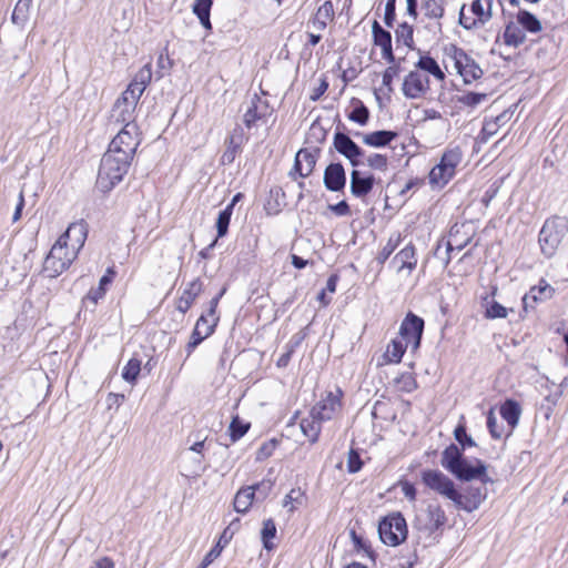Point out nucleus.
<instances>
[{"instance_id": "49530a36", "label": "nucleus", "mask_w": 568, "mask_h": 568, "mask_svg": "<svg viewBox=\"0 0 568 568\" xmlns=\"http://www.w3.org/2000/svg\"><path fill=\"white\" fill-rule=\"evenodd\" d=\"M276 535V526L273 519H267L263 521V528L261 530V537L263 541V546L267 550H272L274 548V544L272 539Z\"/></svg>"}, {"instance_id": "2f4dec72", "label": "nucleus", "mask_w": 568, "mask_h": 568, "mask_svg": "<svg viewBox=\"0 0 568 568\" xmlns=\"http://www.w3.org/2000/svg\"><path fill=\"white\" fill-rule=\"evenodd\" d=\"M465 458L463 457V450L459 449L455 444H450L446 447L442 454V466L453 474Z\"/></svg>"}, {"instance_id": "603ef678", "label": "nucleus", "mask_w": 568, "mask_h": 568, "mask_svg": "<svg viewBox=\"0 0 568 568\" xmlns=\"http://www.w3.org/2000/svg\"><path fill=\"white\" fill-rule=\"evenodd\" d=\"M486 98L487 94L485 93L467 92L463 95H458L457 101L465 106L475 108L485 101Z\"/></svg>"}, {"instance_id": "09e8293b", "label": "nucleus", "mask_w": 568, "mask_h": 568, "mask_svg": "<svg viewBox=\"0 0 568 568\" xmlns=\"http://www.w3.org/2000/svg\"><path fill=\"white\" fill-rule=\"evenodd\" d=\"M413 27L408 24L407 22H403L398 24L397 29L395 30V36L397 42H402L408 48H412L414 44V38H413Z\"/></svg>"}, {"instance_id": "052dcab7", "label": "nucleus", "mask_w": 568, "mask_h": 568, "mask_svg": "<svg viewBox=\"0 0 568 568\" xmlns=\"http://www.w3.org/2000/svg\"><path fill=\"white\" fill-rule=\"evenodd\" d=\"M487 427L493 438L499 439L503 436V432L497 423V417L493 409L488 412L487 415Z\"/></svg>"}, {"instance_id": "c756f323", "label": "nucleus", "mask_w": 568, "mask_h": 568, "mask_svg": "<svg viewBox=\"0 0 568 568\" xmlns=\"http://www.w3.org/2000/svg\"><path fill=\"white\" fill-rule=\"evenodd\" d=\"M408 346L409 344H407L400 337L394 338L387 345L386 351L382 357L383 361L379 363V365L398 364L402 361V357Z\"/></svg>"}, {"instance_id": "bf43d9fd", "label": "nucleus", "mask_w": 568, "mask_h": 568, "mask_svg": "<svg viewBox=\"0 0 568 568\" xmlns=\"http://www.w3.org/2000/svg\"><path fill=\"white\" fill-rule=\"evenodd\" d=\"M399 239H400L399 234H396V235H393L389 237L386 245L379 252L381 262H385L392 255V253L395 251V248L397 247V245L399 243Z\"/></svg>"}, {"instance_id": "c85d7f7f", "label": "nucleus", "mask_w": 568, "mask_h": 568, "mask_svg": "<svg viewBox=\"0 0 568 568\" xmlns=\"http://www.w3.org/2000/svg\"><path fill=\"white\" fill-rule=\"evenodd\" d=\"M486 499L485 489L478 488H469L467 495L460 494V503L462 505H455L457 508L463 509L467 513H471L479 508L481 503Z\"/></svg>"}, {"instance_id": "a18cd8bd", "label": "nucleus", "mask_w": 568, "mask_h": 568, "mask_svg": "<svg viewBox=\"0 0 568 568\" xmlns=\"http://www.w3.org/2000/svg\"><path fill=\"white\" fill-rule=\"evenodd\" d=\"M372 33L374 43L381 49L392 44V36L390 33L383 29L378 21H374L372 24Z\"/></svg>"}, {"instance_id": "7ed1b4c3", "label": "nucleus", "mask_w": 568, "mask_h": 568, "mask_svg": "<svg viewBox=\"0 0 568 568\" xmlns=\"http://www.w3.org/2000/svg\"><path fill=\"white\" fill-rule=\"evenodd\" d=\"M78 257V253L70 248L65 242L57 240L47 255L43 270L49 277L62 274Z\"/></svg>"}, {"instance_id": "1a4fd4ad", "label": "nucleus", "mask_w": 568, "mask_h": 568, "mask_svg": "<svg viewBox=\"0 0 568 568\" xmlns=\"http://www.w3.org/2000/svg\"><path fill=\"white\" fill-rule=\"evenodd\" d=\"M342 397L343 392L339 388L326 390L312 407L311 414L323 423L335 419L342 412Z\"/></svg>"}, {"instance_id": "680f3d73", "label": "nucleus", "mask_w": 568, "mask_h": 568, "mask_svg": "<svg viewBox=\"0 0 568 568\" xmlns=\"http://www.w3.org/2000/svg\"><path fill=\"white\" fill-rule=\"evenodd\" d=\"M363 463L358 453L354 449H351L347 457V470L348 473H357L361 470Z\"/></svg>"}, {"instance_id": "6e6552de", "label": "nucleus", "mask_w": 568, "mask_h": 568, "mask_svg": "<svg viewBox=\"0 0 568 568\" xmlns=\"http://www.w3.org/2000/svg\"><path fill=\"white\" fill-rule=\"evenodd\" d=\"M381 540L387 546H397L407 537L406 520L400 513L385 517L378 525Z\"/></svg>"}, {"instance_id": "473e14b6", "label": "nucleus", "mask_w": 568, "mask_h": 568, "mask_svg": "<svg viewBox=\"0 0 568 568\" xmlns=\"http://www.w3.org/2000/svg\"><path fill=\"white\" fill-rule=\"evenodd\" d=\"M500 415L507 422L510 429H514L518 425L521 407L516 400L507 399L500 406Z\"/></svg>"}, {"instance_id": "20e7f679", "label": "nucleus", "mask_w": 568, "mask_h": 568, "mask_svg": "<svg viewBox=\"0 0 568 568\" xmlns=\"http://www.w3.org/2000/svg\"><path fill=\"white\" fill-rule=\"evenodd\" d=\"M463 158L459 148L446 150L440 161L429 172V183L433 186L443 187L446 185L455 175L456 168L460 163Z\"/></svg>"}, {"instance_id": "e433bc0d", "label": "nucleus", "mask_w": 568, "mask_h": 568, "mask_svg": "<svg viewBox=\"0 0 568 568\" xmlns=\"http://www.w3.org/2000/svg\"><path fill=\"white\" fill-rule=\"evenodd\" d=\"M212 0H195L192 9L194 14L199 18L200 23L206 29L211 30L212 24L210 21V12L212 8Z\"/></svg>"}, {"instance_id": "9b49d317", "label": "nucleus", "mask_w": 568, "mask_h": 568, "mask_svg": "<svg viewBox=\"0 0 568 568\" xmlns=\"http://www.w3.org/2000/svg\"><path fill=\"white\" fill-rule=\"evenodd\" d=\"M452 50L455 68L465 83H471L473 81L481 78L484 72L471 57H469L463 49L453 47Z\"/></svg>"}, {"instance_id": "412c9836", "label": "nucleus", "mask_w": 568, "mask_h": 568, "mask_svg": "<svg viewBox=\"0 0 568 568\" xmlns=\"http://www.w3.org/2000/svg\"><path fill=\"white\" fill-rule=\"evenodd\" d=\"M244 141L245 138L242 128L236 126L225 140V150L221 156V163L224 165L232 164L236 155L241 152Z\"/></svg>"}, {"instance_id": "4d7b16f0", "label": "nucleus", "mask_w": 568, "mask_h": 568, "mask_svg": "<svg viewBox=\"0 0 568 568\" xmlns=\"http://www.w3.org/2000/svg\"><path fill=\"white\" fill-rule=\"evenodd\" d=\"M315 18L327 23L331 22L334 19L333 3L331 1H325L321 7H318Z\"/></svg>"}, {"instance_id": "de8ad7c7", "label": "nucleus", "mask_w": 568, "mask_h": 568, "mask_svg": "<svg viewBox=\"0 0 568 568\" xmlns=\"http://www.w3.org/2000/svg\"><path fill=\"white\" fill-rule=\"evenodd\" d=\"M348 119L359 125H366L369 120V110L362 101L357 100L355 108L348 114Z\"/></svg>"}, {"instance_id": "864d4df0", "label": "nucleus", "mask_w": 568, "mask_h": 568, "mask_svg": "<svg viewBox=\"0 0 568 568\" xmlns=\"http://www.w3.org/2000/svg\"><path fill=\"white\" fill-rule=\"evenodd\" d=\"M366 164L374 170L386 171L388 159L384 154L372 153L366 158Z\"/></svg>"}, {"instance_id": "4468645a", "label": "nucleus", "mask_w": 568, "mask_h": 568, "mask_svg": "<svg viewBox=\"0 0 568 568\" xmlns=\"http://www.w3.org/2000/svg\"><path fill=\"white\" fill-rule=\"evenodd\" d=\"M429 90V79L418 70L410 71L403 81L402 91L408 99H419Z\"/></svg>"}, {"instance_id": "79ce46f5", "label": "nucleus", "mask_w": 568, "mask_h": 568, "mask_svg": "<svg viewBox=\"0 0 568 568\" xmlns=\"http://www.w3.org/2000/svg\"><path fill=\"white\" fill-rule=\"evenodd\" d=\"M554 294V288L546 282L541 281L538 286H534L530 288L529 293L525 296L524 301L527 298H532L535 302L537 301H547L551 298Z\"/></svg>"}, {"instance_id": "4be33fe9", "label": "nucleus", "mask_w": 568, "mask_h": 568, "mask_svg": "<svg viewBox=\"0 0 568 568\" xmlns=\"http://www.w3.org/2000/svg\"><path fill=\"white\" fill-rule=\"evenodd\" d=\"M346 184V174L341 163H331L324 171V185L332 192L342 191Z\"/></svg>"}, {"instance_id": "ea45409f", "label": "nucleus", "mask_w": 568, "mask_h": 568, "mask_svg": "<svg viewBox=\"0 0 568 568\" xmlns=\"http://www.w3.org/2000/svg\"><path fill=\"white\" fill-rule=\"evenodd\" d=\"M491 0H475L471 3V12L477 23L484 24L491 18Z\"/></svg>"}, {"instance_id": "8fccbe9b", "label": "nucleus", "mask_w": 568, "mask_h": 568, "mask_svg": "<svg viewBox=\"0 0 568 568\" xmlns=\"http://www.w3.org/2000/svg\"><path fill=\"white\" fill-rule=\"evenodd\" d=\"M232 213H233L232 205H227L224 210H222L219 213V216L216 220L217 237H223L224 235H226Z\"/></svg>"}, {"instance_id": "5fc2aeb1", "label": "nucleus", "mask_w": 568, "mask_h": 568, "mask_svg": "<svg viewBox=\"0 0 568 568\" xmlns=\"http://www.w3.org/2000/svg\"><path fill=\"white\" fill-rule=\"evenodd\" d=\"M499 129L500 124H497V122L491 119H486L480 131V141L486 143L491 136L497 134Z\"/></svg>"}, {"instance_id": "dca6fc26", "label": "nucleus", "mask_w": 568, "mask_h": 568, "mask_svg": "<svg viewBox=\"0 0 568 568\" xmlns=\"http://www.w3.org/2000/svg\"><path fill=\"white\" fill-rule=\"evenodd\" d=\"M333 143L336 151L344 155L353 166L359 165V158L364 155V151L347 134L336 132Z\"/></svg>"}, {"instance_id": "58836bf2", "label": "nucleus", "mask_w": 568, "mask_h": 568, "mask_svg": "<svg viewBox=\"0 0 568 568\" xmlns=\"http://www.w3.org/2000/svg\"><path fill=\"white\" fill-rule=\"evenodd\" d=\"M525 40L526 34L519 26L515 24L514 22H510L506 26L504 32V42L507 45L519 47L524 43Z\"/></svg>"}, {"instance_id": "0eeeda50", "label": "nucleus", "mask_w": 568, "mask_h": 568, "mask_svg": "<svg viewBox=\"0 0 568 568\" xmlns=\"http://www.w3.org/2000/svg\"><path fill=\"white\" fill-rule=\"evenodd\" d=\"M420 477L426 487L450 499L455 505H462L460 493L456 490L454 481L444 473L437 469H425Z\"/></svg>"}, {"instance_id": "774afa93", "label": "nucleus", "mask_w": 568, "mask_h": 568, "mask_svg": "<svg viewBox=\"0 0 568 568\" xmlns=\"http://www.w3.org/2000/svg\"><path fill=\"white\" fill-rule=\"evenodd\" d=\"M402 491L405 495L407 499L410 501L416 500V488L415 486L409 481H402L400 483Z\"/></svg>"}, {"instance_id": "9d476101", "label": "nucleus", "mask_w": 568, "mask_h": 568, "mask_svg": "<svg viewBox=\"0 0 568 568\" xmlns=\"http://www.w3.org/2000/svg\"><path fill=\"white\" fill-rule=\"evenodd\" d=\"M447 517L444 509L437 504H429L420 510L414 520V527L427 535H432L445 526Z\"/></svg>"}, {"instance_id": "e2e57ef3", "label": "nucleus", "mask_w": 568, "mask_h": 568, "mask_svg": "<svg viewBox=\"0 0 568 568\" xmlns=\"http://www.w3.org/2000/svg\"><path fill=\"white\" fill-rule=\"evenodd\" d=\"M396 17V0H387L385 4L384 22L392 28Z\"/></svg>"}, {"instance_id": "f8f14e48", "label": "nucleus", "mask_w": 568, "mask_h": 568, "mask_svg": "<svg viewBox=\"0 0 568 568\" xmlns=\"http://www.w3.org/2000/svg\"><path fill=\"white\" fill-rule=\"evenodd\" d=\"M139 143L138 129H121L108 150L132 160Z\"/></svg>"}, {"instance_id": "aec40b11", "label": "nucleus", "mask_w": 568, "mask_h": 568, "mask_svg": "<svg viewBox=\"0 0 568 568\" xmlns=\"http://www.w3.org/2000/svg\"><path fill=\"white\" fill-rule=\"evenodd\" d=\"M204 458V455L183 452L180 462L181 474L187 478L200 477L206 470Z\"/></svg>"}, {"instance_id": "a211bd4d", "label": "nucleus", "mask_w": 568, "mask_h": 568, "mask_svg": "<svg viewBox=\"0 0 568 568\" xmlns=\"http://www.w3.org/2000/svg\"><path fill=\"white\" fill-rule=\"evenodd\" d=\"M87 236L88 225L83 220H81L79 222L71 223L58 240L65 242L71 250L79 254L85 243Z\"/></svg>"}, {"instance_id": "0e129e2a", "label": "nucleus", "mask_w": 568, "mask_h": 568, "mask_svg": "<svg viewBox=\"0 0 568 568\" xmlns=\"http://www.w3.org/2000/svg\"><path fill=\"white\" fill-rule=\"evenodd\" d=\"M225 293V288H223L219 295H216L215 297H213L211 301H210V307L207 310V313L204 314L207 320L210 322H214L215 320V325L217 324L219 322V316L216 315V308H217V305H219V301L221 298V296Z\"/></svg>"}, {"instance_id": "3c124183", "label": "nucleus", "mask_w": 568, "mask_h": 568, "mask_svg": "<svg viewBox=\"0 0 568 568\" xmlns=\"http://www.w3.org/2000/svg\"><path fill=\"white\" fill-rule=\"evenodd\" d=\"M250 428L248 423H243L239 416L233 417L229 430L232 442L239 440L243 437Z\"/></svg>"}, {"instance_id": "338daca9", "label": "nucleus", "mask_w": 568, "mask_h": 568, "mask_svg": "<svg viewBox=\"0 0 568 568\" xmlns=\"http://www.w3.org/2000/svg\"><path fill=\"white\" fill-rule=\"evenodd\" d=\"M398 69L395 67H388L383 73V85L387 88L388 91H393L392 82L393 79L397 75Z\"/></svg>"}, {"instance_id": "b1692460", "label": "nucleus", "mask_w": 568, "mask_h": 568, "mask_svg": "<svg viewBox=\"0 0 568 568\" xmlns=\"http://www.w3.org/2000/svg\"><path fill=\"white\" fill-rule=\"evenodd\" d=\"M152 79L151 63L143 65L128 85L125 92L140 99Z\"/></svg>"}, {"instance_id": "6ab92c4d", "label": "nucleus", "mask_w": 568, "mask_h": 568, "mask_svg": "<svg viewBox=\"0 0 568 568\" xmlns=\"http://www.w3.org/2000/svg\"><path fill=\"white\" fill-rule=\"evenodd\" d=\"M474 236L473 226L469 223L455 224L450 227L447 240V252L462 251Z\"/></svg>"}, {"instance_id": "69168bd1", "label": "nucleus", "mask_w": 568, "mask_h": 568, "mask_svg": "<svg viewBox=\"0 0 568 568\" xmlns=\"http://www.w3.org/2000/svg\"><path fill=\"white\" fill-rule=\"evenodd\" d=\"M277 442L276 439H271L264 443L257 450V459L262 460L270 456H272L274 449L276 448Z\"/></svg>"}, {"instance_id": "c03bdc74", "label": "nucleus", "mask_w": 568, "mask_h": 568, "mask_svg": "<svg viewBox=\"0 0 568 568\" xmlns=\"http://www.w3.org/2000/svg\"><path fill=\"white\" fill-rule=\"evenodd\" d=\"M141 359L132 357L122 369V378L131 384H134L141 372Z\"/></svg>"}, {"instance_id": "393cba45", "label": "nucleus", "mask_w": 568, "mask_h": 568, "mask_svg": "<svg viewBox=\"0 0 568 568\" xmlns=\"http://www.w3.org/2000/svg\"><path fill=\"white\" fill-rule=\"evenodd\" d=\"M203 284L200 278H194L184 288L181 297L176 302V310L181 313H186L192 306L195 298L202 292Z\"/></svg>"}, {"instance_id": "f704fd0d", "label": "nucleus", "mask_w": 568, "mask_h": 568, "mask_svg": "<svg viewBox=\"0 0 568 568\" xmlns=\"http://www.w3.org/2000/svg\"><path fill=\"white\" fill-rule=\"evenodd\" d=\"M115 272L112 267L106 270V273L100 278L99 286L95 288H91L85 300L91 301L93 304H97L99 300L103 298L106 292V286L113 281Z\"/></svg>"}, {"instance_id": "6e6d98bb", "label": "nucleus", "mask_w": 568, "mask_h": 568, "mask_svg": "<svg viewBox=\"0 0 568 568\" xmlns=\"http://www.w3.org/2000/svg\"><path fill=\"white\" fill-rule=\"evenodd\" d=\"M508 311L501 304L497 302H491L489 306L486 307L485 316L490 320L495 318H505L507 317Z\"/></svg>"}, {"instance_id": "423d86ee", "label": "nucleus", "mask_w": 568, "mask_h": 568, "mask_svg": "<svg viewBox=\"0 0 568 568\" xmlns=\"http://www.w3.org/2000/svg\"><path fill=\"white\" fill-rule=\"evenodd\" d=\"M138 98L128 94L125 91L116 99L111 110L110 120L114 124H122V129H138L136 119V105L139 103Z\"/></svg>"}, {"instance_id": "bb28decb", "label": "nucleus", "mask_w": 568, "mask_h": 568, "mask_svg": "<svg viewBox=\"0 0 568 568\" xmlns=\"http://www.w3.org/2000/svg\"><path fill=\"white\" fill-rule=\"evenodd\" d=\"M356 136H361L364 144L373 148H383L388 145L396 136L397 133L394 131L381 130L371 133H355Z\"/></svg>"}, {"instance_id": "39448f33", "label": "nucleus", "mask_w": 568, "mask_h": 568, "mask_svg": "<svg viewBox=\"0 0 568 568\" xmlns=\"http://www.w3.org/2000/svg\"><path fill=\"white\" fill-rule=\"evenodd\" d=\"M244 106L243 122L248 130L258 124H265L273 113L265 92H262V95L252 94Z\"/></svg>"}, {"instance_id": "ddd939ff", "label": "nucleus", "mask_w": 568, "mask_h": 568, "mask_svg": "<svg viewBox=\"0 0 568 568\" xmlns=\"http://www.w3.org/2000/svg\"><path fill=\"white\" fill-rule=\"evenodd\" d=\"M424 331V320L414 313H408L402 322L399 335L403 341L416 351L420 345V339Z\"/></svg>"}, {"instance_id": "2eb2a0df", "label": "nucleus", "mask_w": 568, "mask_h": 568, "mask_svg": "<svg viewBox=\"0 0 568 568\" xmlns=\"http://www.w3.org/2000/svg\"><path fill=\"white\" fill-rule=\"evenodd\" d=\"M271 483L267 481H262V483H258L256 485H253V486H247L245 488H241L236 495H235V498H234V503H233V506H234V510L236 513H241V514H244L246 513L253 500H254V497H255V491L257 490L258 493H261L263 495V497H265L268 493V490L271 489Z\"/></svg>"}, {"instance_id": "7c9ffc66", "label": "nucleus", "mask_w": 568, "mask_h": 568, "mask_svg": "<svg viewBox=\"0 0 568 568\" xmlns=\"http://www.w3.org/2000/svg\"><path fill=\"white\" fill-rule=\"evenodd\" d=\"M316 164V155L308 150H300L295 156L294 170L301 178L308 176Z\"/></svg>"}, {"instance_id": "f3484780", "label": "nucleus", "mask_w": 568, "mask_h": 568, "mask_svg": "<svg viewBox=\"0 0 568 568\" xmlns=\"http://www.w3.org/2000/svg\"><path fill=\"white\" fill-rule=\"evenodd\" d=\"M462 464L453 473L456 478L465 481L479 479L483 484L493 483L491 478L486 474L487 467L484 462L476 459L475 465H473L467 459H464Z\"/></svg>"}, {"instance_id": "a19ab883", "label": "nucleus", "mask_w": 568, "mask_h": 568, "mask_svg": "<svg viewBox=\"0 0 568 568\" xmlns=\"http://www.w3.org/2000/svg\"><path fill=\"white\" fill-rule=\"evenodd\" d=\"M518 23L527 31L537 33L541 30V23L535 14L526 10H520L517 13Z\"/></svg>"}, {"instance_id": "a878e982", "label": "nucleus", "mask_w": 568, "mask_h": 568, "mask_svg": "<svg viewBox=\"0 0 568 568\" xmlns=\"http://www.w3.org/2000/svg\"><path fill=\"white\" fill-rule=\"evenodd\" d=\"M373 175H363L359 171L353 170L351 173V192L356 197L367 195L374 186Z\"/></svg>"}, {"instance_id": "37998d69", "label": "nucleus", "mask_w": 568, "mask_h": 568, "mask_svg": "<svg viewBox=\"0 0 568 568\" xmlns=\"http://www.w3.org/2000/svg\"><path fill=\"white\" fill-rule=\"evenodd\" d=\"M424 14L429 19H440L444 16V0H422Z\"/></svg>"}, {"instance_id": "72a5a7b5", "label": "nucleus", "mask_w": 568, "mask_h": 568, "mask_svg": "<svg viewBox=\"0 0 568 568\" xmlns=\"http://www.w3.org/2000/svg\"><path fill=\"white\" fill-rule=\"evenodd\" d=\"M415 67L428 74L433 75L437 81H445L446 75L444 71L440 69L437 61L428 54L422 55L416 62Z\"/></svg>"}, {"instance_id": "c9c22d12", "label": "nucleus", "mask_w": 568, "mask_h": 568, "mask_svg": "<svg viewBox=\"0 0 568 568\" xmlns=\"http://www.w3.org/2000/svg\"><path fill=\"white\" fill-rule=\"evenodd\" d=\"M322 420L314 418L310 413L308 417L301 420L300 427L304 436H306L312 444L318 440V436L322 429Z\"/></svg>"}, {"instance_id": "f257e3e1", "label": "nucleus", "mask_w": 568, "mask_h": 568, "mask_svg": "<svg viewBox=\"0 0 568 568\" xmlns=\"http://www.w3.org/2000/svg\"><path fill=\"white\" fill-rule=\"evenodd\" d=\"M131 161L132 160L124 155L108 150L101 159L97 186L102 192L111 191L128 173Z\"/></svg>"}, {"instance_id": "cd10ccee", "label": "nucleus", "mask_w": 568, "mask_h": 568, "mask_svg": "<svg viewBox=\"0 0 568 568\" xmlns=\"http://www.w3.org/2000/svg\"><path fill=\"white\" fill-rule=\"evenodd\" d=\"M394 262L397 265V272L400 273L403 271H407V274H410L412 271L417 265L416 252L415 247L412 244H408L403 250H400L394 257Z\"/></svg>"}, {"instance_id": "4c0bfd02", "label": "nucleus", "mask_w": 568, "mask_h": 568, "mask_svg": "<svg viewBox=\"0 0 568 568\" xmlns=\"http://www.w3.org/2000/svg\"><path fill=\"white\" fill-rule=\"evenodd\" d=\"M32 0H19L11 14V21L13 24L24 27L29 20L30 8Z\"/></svg>"}, {"instance_id": "13d9d810", "label": "nucleus", "mask_w": 568, "mask_h": 568, "mask_svg": "<svg viewBox=\"0 0 568 568\" xmlns=\"http://www.w3.org/2000/svg\"><path fill=\"white\" fill-rule=\"evenodd\" d=\"M455 439L463 446L473 447L476 445L474 439L466 434V427L464 425H458L454 430Z\"/></svg>"}, {"instance_id": "f03ea898", "label": "nucleus", "mask_w": 568, "mask_h": 568, "mask_svg": "<svg viewBox=\"0 0 568 568\" xmlns=\"http://www.w3.org/2000/svg\"><path fill=\"white\" fill-rule=\"evenodd\" d=\"M567 232L568 220L566 217L552 216L546 220L538 239L541 253L548 258L552 257Z\"/></svg>"}, {"instance_id": "5701e85b", "label": "nucleus", "mask_w": 568, "mask_h": 568, "mask_svg": "<svg viewBox=\"0 0 568 568\" xmlns=\"http://www.w3.org/2000/svg\"><path fill=\"white\" fill-rule=\"evenodd\" d=\"M214 328L215 321L210 322L205 315H201L196 321L190 342L187 343V353L191 354L193 349L202 343L203 339L213 334Z\"/></svg>"}]
</instances>
